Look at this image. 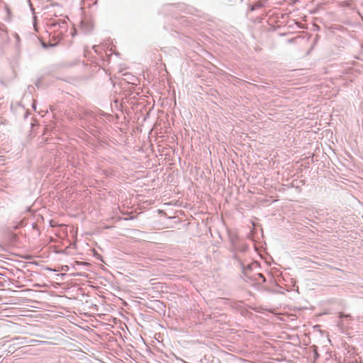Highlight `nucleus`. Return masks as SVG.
<instances>
[{"instance_id": "obj_1", "label": "nucleus", "mask_w": 363, "mask_h": 363, "mask_svg": "<svg viewBox=\"0 0 363 363\" xmlns=\"http://www.w3.org/2000/svg\"><path fill=\"white\" fill-rule=\"evenodd\" d=\"M48 26L50 33H53L52 38H54L55 42H50L49 43L42 42V46L45 48L48 47H55L59 43L62 35L67 30V23L64 20H53L50 22Z\"/></svg>"}, {"instance_id": "obj_2", "label": "nucleus", "mask_w": 363, "mask_h": 363, "mask_svg": "<svg viewBox=\"0 0 363 363\" xmlns=\"http://www.w3.org/2000/svg\"><path fill=\"white\" fill-rule=\"evenodd\" d=\"M233 259L238 262L239 266L241 267L242 274L246 277L248 276V273L252 269L253 267L257 265V262H251L250 264H245L239 255L235 253L233 255Z\"/></svg>"}, {"instance_id": "obj_3", "label": "nucleus", "mask_w": 363, "mask_h": 363, "mask_svg": "<svg viewBox=\"0 0 363 363\" xmlns=\"http://www.w3.org/2000/svg\"><path fill=\"white\" fill-rule=\"evenodd\" d=\"M231 251L233 255L238 253H245L248 250V245L245 242H238L235 239H231Z\"/></svg>"}, {"instance_id": "obj_4", "label": "nucleus", "mask_w": 363, "mask_h": 363, "mask_svg": "<svg viewBox=\"0 0 363 363\" xmlns=\"http://www.w3.org/2000/svg\"><path fill=\"white\" fill-rule=\"evenodd\" d=\"M14 38H15V40H16V46L17 48H19V45H20V42H21V39H20V37L19 35H18V33H14L13 34Z\"/></svg>"}, {"instance_id": "obj_5", "label": "nucleus", "mask_w": 363, "mask_h": 363, "mask_svg": "<svg viewBox=\"0 0 363 363\" xmlns=\"http://www.w3.org/2000/svg\"><path fill=\"white\" fill-rule=\"evenodd\" d=\"M339 318H345L350 319V320H353L352 317L350 314H344L342 312L339 313Z\"/></svg>"}, {"instance_id": "obj_6", "label": "nucleus", "mask_w": 363, "mask_h": 363, "mask_svg": "<svg viewBox=\"0 0 363 363\" xmlns=\"http://www.w3.org/2000/svg\"><path fill=\"white\" fill-rule=\"evenodd\" d=\"M337 325L340 328V330H343L345 327V323H344L343 320L338 321Z\"/></svg>"}, {"instance_id": "obj_7", "label": "nucleus", "mask_w": 363, "mask_h": 363, "mask_svg": "<svg viewBox=\"0 0 363 363\" xmlns=\"http://www.w3.org/2000/svg\"><path fill=\"white\" fill-rule=\"evenodd\" d=\"M259 276L261 277L263 279V281H265V279L264 276L262 274H259Z\"/></svg>"}, {"instance_id": "obj_8", "label": "nucleus", "mask_w": 363, "mask_h": 363, "mask_svg": "<svg viewBox=\"0 0 363 363\" xmlns=\"http://www.w3.org/2000/svg\"><path fill=\"white\" fill-rule=\"evenodd\" d=\"M9 352H12L11 346L9 347Z\"/></svg>"}, {"instance_id": "obj_9", "label": "nucleus", "mask_w": 363, "mask_h": 363, "mask_svg": "<svg viewBox=\"0 0 363 363\" xmlns=\"http://www.w3.org/2000/svg\"><path fill=\"white\" fill-rule=\"evenodd\" d=\"M124 75L126 76V77L130 76V74H125Z\"/></svg>"}, {"instance_id": "obj_10", "label": "nucleus", "mask_w": 363, "mask_h": 363, "mask_svg": "<svg viewBox=\"0 0 363 363\" xmlns=\"http://www.w3.org/2000/svg\"><path fill=\"white\" fill-rule=\"evenodd\" d=\"M131 77L130 75L128 77V78L126 79H130V77Z\"/></svg>"}, {"instance_id": "obj_11", "label": "nucleus", "mask_w": 363, "mask_h": 363, "mask_svg": "<svg viewBox=\"0 0 363 363\" xmlns=\"http://www.w3.org/2000/svg\"><path fill=\"white\" fill-rule=\"evenodd\" d=\"M33 108L35 109V104H33Z\"/></svg>"}]
</instances>
